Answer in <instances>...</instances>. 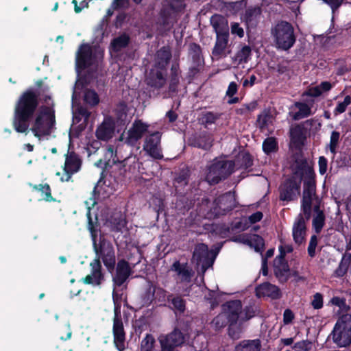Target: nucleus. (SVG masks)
<instances>
[{
	"mask_svg": "<svg viewBox=\"0 0 351 351\" xmlns=\"http://www.w3.org/2000/svg\"><path fill=\"white\" fill-rule=\"evenodd\" d=\"M33 119L30 130L39 139L51 135L56 129L55 103L52 97L29 88L21 93L16 102L12 125L17 132L26 133Z\"/></svg>",
	"mask_w": 351,
	"mask_h": 351,
	"instance_id": "nucleus-1",
	"label": "nucleus"
},
{
	"mask_svg": "<svg viewBox=\"0 0 351 351\" xmlns=\"http://www.w3.org/2000/svg\"><path fill=\"white\" fill-rule=\"evenodd\" d=\"M88 229L93 238V246L95 253V258L90 263L91 274L82 279L86 285L100 286L104 280V274L102 272L101 262L104 263L108 271L112 274L116 266V255L114 247L109 240L104 237H100L99 242H97L96 226L97 221L93 222L90 209L87 213ZM96 221L97 218L96 217Z\"/></svg>",
	"mask_w": 351,
	"mask_h": 351,
	"instance_id": "nucleus-2",
	"label": "nucleus"
},
{
	"mask_svg": "<svg viewBox=\"0 0 351 351\" xmlns=\"http://www.w3.org/2000/svg\"><path fill=\"white\" fill-rule=\"evenodd\" d=\"M271 35L276 47L283 51L289 50L296 42L293 27L287 21H281L278 23L271 29Z\"/></svg>",
	"mask_w": 351,
	"mask_h": 351,
	"instance_id": "nucleus-3",
	"label": "nucleus"
},
{
	"mask_svg": "<svg viewBox=\"0 0 351 351\" xmlns=\"http://www.w3.org/2000/svg\"><path fill=\"white\" fill-rule=\"evenodd\" d=\"M236 195L234 191H228L217 197L210 210L207 211L208 218H218L226 215L237 207Z\"/></svg>",
	"mask_w": 351,
	"mask_h": 351,
	"instance_id": "nucleus-4",
	"label": "nucleus"
},
{
	"mask_svg": "<svg viewBox=\"0 0 351 351\" xmlns=\"http://www.w3.org/2000/svg\"><path fill=\"white\" fill-rule=\"evenodd\" d=\"M235 165L234 160H215L209 167L206 179L210 184H219L234 171Z\"/></svg>",
	"mask_w": 351,
	"mask_h": 351,
	"instance_id": "nucleus-5",
	"label": "nucleus"
},
{
	"mask_svg": "<svg viewBox=\"0 0 351 351\" xmlns=\"http://www.w3.org/2000/svg\"><path fill=\"white\" fill-rule=\"evenodd\" d=\"M329 337L340 348L351 343V315L346 314L338 319Z\"/></svg>",
	"mask_w": 351,
	"mask_h": 351,
	"instance_id": "nucleus-6",
	"label": "nucleus"
},
{
	"mask_svg": "<svg viewBox=\"0 0 351 351\" xmlns=\"http://www.w3.org/2000/svg\"><path fill=\"white\" fill-rule=\"evenodd\" d=\"M97 65V56L93 52L91 45L88 43L81 44L75 56L76 70L78 72H81L88 68Z\"/></svg>",
	"mask_w": 351,
	"mask_h": 351,
	"instance_id": "nucleus-7",
	"label": "nucleus"
},
{
	"mask_svg": "<svg viewBox=\"0 0 351 351\" xmlns=\"http://www.w3.org/2000/svg\"><path fill=\"white\" fill-rule=\"evenodd\" d=\"M301 180L291 176L284 180L279 187V199L281 201L291 202L298 199L300 194Z\"/></svg>",
	"mask_w": 351,
	"mask_h": 351,
	"instance_id": "nucleus-8",
	"label": "nucleus"
},
{
	"mask_svg": "<svg viewBox=\"0 0 351 351\" xmlns=\"http://www.w3.org/2000/svg\"><path fill=\"white\" fill-rule=\"evenodd\" d=\"M160 351H176V349L182 346L185 342V335L178 328H175L170 333L160 335L158 337Z\"/></svg>",
	"mask_w": 351,
	"mask_h": 351,
	"instance_id": "nucleus-9",
	"label": "nucleus"
},
{
	"mask_svg": "<svg viewBox=\"0 0 351 351\" xmlns=\"http://www.w3.org/2000/svg\"><path fill=\"white\" fill-rule=\"evenodd\" d=\"M113 343L119 351L125 350L126 333L120 311L116 308L112 326Z\"/></svg>",
	"mask_w": 351,
	"mask_h": 351,
	"instance_id": "nucleus-10",
	"label": "nucleus"
},
{
	"mask_svg": "<svg viewBox=\"0 0 351 351\" xmlns=\"http://www.w3.org/2000/svg\"><path fill=\"white\" fill-rule=\"evenodd\" d=\"M193 258L197 264L202 263V269L206 270L213 265L215 255L213 253L211 254L206 244L201 243L195 245Z\"/></svg>",
	"mask_w": 351,
	"mask_h": 351,
	"instance_id": "nucleus-11",
	"label": "nucleus"
},
{
	"mask_svg": "<svg viewBox=\"0 0 351 351\" xmlns=\"http://www.w3.org/2000/svg\"><path fill=\"white\" fill-rule=\"evenodd\" d=\"M161 134L159 132H155L148 135L145 140L143 149L154 159H162L163 155L160 148Z\"/></svg>",
	"mask_w": 351,
	"mask_h": 351,
	"instance_id": "nucleus-12",
	"label": "nucleus"
},
{
	"mask_svg": "<svg viewBox=\"0 0 351 351\" xmlns=\"http://www.w3.org/2000/svg\"><path fill=\"white\" fill-rule=\"evenodd\" d=\"M221 311L224 313L229 323L237 324L241 322L242 313V302L240 300H231L221 305Z\"/></svg>",
	"mask_w": 351,
	"mask_h": 351,
	"instance_id": "nucleus-13",
	"label": "nucleus"
},
{
	"mask_svg": "<svg viewBox=\"0 0 351 351\" xmlns=\"http://www.w3.org/2000/svg\"><path fill=\"white\" fill-rule=\"evenodd\" d=\"M115 267V274L112 276V282L114 288L121 287L132 274L130 264L125 259L119 260Z\"/></svg>",
	"mask_w": 351,
	"mask_h": 351,
	"instance_id": "nucleus-14",
	"label": "nucleus"
},
{
	"mask_svg": "<svg viewBox=\"0 0 351 351\" xmlns=\"http://www.w3.org/2000/svg\"><path fill=\"white\" fill-rule=\"evenodd\" d=\"M82 165V160L75 152H68L65 155L64 165V173L67 176L66 181H69L71 176L79 171Z\"/></svg>",
	"mask_w": 351,
	"mask_h": 351,
	"instance_id": "nucleus-15",
	"label": "nucleus"
},
{
	"mask_svg": "<svg viewBox=\"0 0 351 351\" xmlns=\"http://www.w3.org/2000/svg\"><path fill=\"white\" fill-rule=\"evenodd\" d=\"M257 298L268 297L272 300H278L282 297V293L278 287L269 282L258 285L255 289Z\"/></svg>",
	"mask_w": 351,
	"mask_h": 351,
	"instance_id": "nucleus-16",
	"label": "nucleus"
},
{
	"mask_svg": "<svg viewBox=\"0 0 351 351\" xmlns=\"http://www.w3.org/2000/svg\"><path fill=\"white\" fill-rule=\"evenodd\" d=\"M115 130V122L109 117L105 118L102 123L97 128L95 135L101 141H107L112 138Z\"/></svg>",
	"mask_w": 351,
	"mask_h": 351,
	"instance_id": "nucleus-17",
	"label": "nucleus"
},
{
	"mask_svg": "<svg viewBox=\"0 0 351 351\" xmlns=\"http://www.w3.org/2000/svg\"><path fill=\"white\" fill-rule=\"evenodd\" d=\"M168 292L162 287H156L152 283L150 284L145 292V298L150 303L154 300L158 302H170V298L173 294L167 295Z\"/></svg>",
	"mask_w": 351,
	"mask_h": 351,
	"instance_id": "nucleus-18",
	"label": "nucleus"
},
{
	"mask_svg": "<svg viewBox=\"0 0 351 351\" xmlns=\"http://www.w3.org/2000/svg\"><path fill=\"white\" fill-rule=\"evenodd\" d=\"M230 35L216 36L215 45L212 49V55L217 59L223 58L228 56L230 50H228Z\"/></svg>",
	"mask_w": 351,
	"mask_h": 351,
	"instance_id": "nucleus-19",
	"label": "nucleus"
},
{
	"mask_svg": "<svg viewBox=\"0 0 351 351\" xmlns=\"http://www.w3.org/2000/svg\"><path fill=\"white\" fill-rule=\"evenodd\" d=\"M274 272L281 284L286 283L291 276V270L287 260H274Z\"/></svg>",
	"mask_w": 351,
	"mask_h": 351,
	"instance_id": "nucleus-20",
	"label": "nucleus"
},
{
	"mask_svg": "<svg viewBox=\"0 0 351 351\" xmlns=\"http://www.w3.org/2000/svg\"><path fill=\"white\" fill-rule=\"evenodd\" d=\"M310 169L315 171L313 165L308 164V160L302 154L295 158L293 171L295 175L300 176L299 180L308 178V172Z\"/></svg>",
	"mask_w": 351,
	"mask_h": 351,
	"instance_id": "nucleus-21",
	"label": "nucleus"
},
{
	"mask_svg": "<svg viewBox=\"0 0 351 351\" xmlns=\"http://www.w3.org/2000/svg\"><path fill=\"white\" fill-rule=\"evenodd\" d=\"M167 70L152 69L147 78V84L156 88H162L166 83Z\"/></svg>",
	"mask_w": 351,
	"mask_h": 351,
	"instance_id": "nucleus-22",
	"label": "nucleus"
},
{
	"mask_svg": "<svg viewBox=\"0 0 351 351\" xmlns=\"http://www.w3.org/2000/svg\"><path fill=\"white\" fill-rule=\"evenodd\" d=\"M306 226L302 214H299L293 226V238L295 243L300 245L304 241Z\"/></svg>",
	"mask_w": 351,
	"mask_h": 351,
	"instance_id": "nucleus-23",
	"label": "nucleus"
},
{
	"mask_svg": "<svg viewBox=\"0 0 351 351\" xmlns=\"http://www.w3.org/2000/svg\"><path fill=\"white\" fill-rule=\"evenodd\" d=\"M189 142V145L204 150H208L213 146V139L206 132L190 138Z\"/></svg>",
	"mask_w": 351,
	"mask_h": 351,
	"instance_id": "nucleus-24",
	"label": "nucleus"
},
{
	"mask_svg": "<svg viewBox=\"0 0 351 351\" xmlns=\"http://www.w3.org/2000/svg\"><path fill=\"white\" fill-rule=\"evenodd\" d=\"M210 21L216 36L230 35L228 20L223 16L215 14L210 17Z\"/></svg>",
	"mask_w": 351,
	"mask_h": 351,
	"instance_id": "nucleus-25",
	"label": "nucleus"
},
{
	"mask_svg": "<svg viewBox=\"0 0 351 351\" xmlns=\"http://www.w3.org/2000/svg\"><path fill=\"white\" fill-rule=\"evenodd\" d=\"M172 54L169 47H162L156 53L154 67L167 70V67L171 59Z\"/></svg>",
	"mask_w": 351,
	"mask_h": 351,
	"instance_id": "nucleus-26",
	"label": "nucleus"
},
{
	"mask_svg": "<svg viewBox=\"0 0 351 351\" xmlns=\"http://www.w3.org/2000/svg\"><path fill=\"white\" fill-rule=\"evenodd\" d=\"M149 125L141 120H135L132 128L128 130V139L136 142L140 140L148 130Z\"/></svg>",
	"mask_w": 351,
	"mask_h": 351,
	"instance_id": "nucleus-27",
	"label": "nucleus"
},
{
	"mask_svg": "<svg viewBox=\"0 0 351 351\" xmlns=\"http://www.w3.org/2000/svg\"><path fill=\"white\" fill-rule=\"evenodd\" d=\"M290 141L295 148L304 146L306 139L305 130L301 125H296L290 129Z\"/></svg>",
	"mask_w": 351,
	"mask_h": 351,
	"instance_id": "nucleus-28",
	"label": "nucleus"
},
{
	"mask_svg": "<svg viewBox=\"0 0 351 351\" xmlns=\"http://www.w3.org/2000/svg\"><path fill=\"white\" fill-rule=\"evenodd\" d=\"M262 10L258 6L249 7L245 10L243 15V21L247 27H256L258 23V19L261 15Z\"/></svg>",
	"mask_w": 351,
	"mask_h": 351,
	"instance_id": "nucleus-29",
	"label": "nucleus"
},
{
	"mask_svg": "<svg viewBox=\"0 0 351 351\" xmlns=\"http://www.w3.org/2000/svg\"><path fill=\"white\" fill-rule=\"evenodd\" d=\"M315 173L312 170L308 172V178L304 180L303 195L312 197L316 195V180Z\"/></svg>",
	"mask_w": 351,
	"mask_h": 351,
	"instance_id": "nucleus-30",
	"label": "nucleus"
},
{
	"mask_svg": "<svg viewBox=\"0 0 351 351\" xmlns=\"http://www.w3.org/2000/svg\"><path fill=\"white\" fill-rule=\"evenodd\" d=\"M261 347L259 339H244L235 346L234 351H261Z\"/></svg>",
	"mask_w": 351,
	"mask_h": 351,
	"instance_id": "nucleus-31",
	"label": "nucleus"
},
{
	"mask_svg": "<svg viewBox=\"0 0 351 351\" xmlns=\"http://www.w3.org/2000/svg\"><path fill=\"white\" fill-rule=\"evenodd\" d=\"M351 265V253L346 252L341 257L338 267L334 271L333 276L337 278L343 277Z\"/></svg>",
	"mask_w": 351,
	"mask_h": 351,
	"instance_id": "nucleus-32",
	"label": "nucleus"
},
{
	"mask_svg": "<svg viewBox=\"0 0 351 351\" xmlns=\"http://www.w3.org/2000/svg\"><path fill=\"white\" fill-rule=\"evenodd\" d=\"M176 19L172 10L169 8H162L160 12L159 23L162 27L169 29L173 27Z\"/></svg>",
	"mask_w": 351,
	"mask_h": 351,
	"instance_id": "nucleus-33",
	"label": "nucleus"
},
{
	"mask_svg": "<svg viewBox=\"0 0 351 351\" xmlns=\"http://www.w3.org/2000/svg\"><path fill=\"white\" fill-rule=\"evenodd\" d=\"M189 54L191 58L193 64L204 65V59L200 45L196 43L189 45Z\"/></svg>",
	"mask_w": 351,
	"mask_h": 351,
	"instance_id": "nucleus-34",
	"label": "nucleus"
},
{
	"mask_svg": "<svg viewBox=\"0 0 351 351\" xmlns=\"http://www.w3.org/2000/svg\"><path fill=\"white\" fill-rule=\"evenodd\" d=\"M33 191H39L41 193L43 199L47 202H56V199L51 195V189L49 184H29Z\"/></svg>",
	"mask_w": 351,
	"mask_h": 351,
	"instance_id": "nucleus-35",
	"label": "nucleus"
},
{
	"mask_svg": "<svg viewBox=\"0 0 351 351\" xmlns=\"http://www.w3.org/2000/svg\"><path fill=\"white\" fill-rule=\"evenodd\" d=\"M110 223L113 231L121 232L126 227L128 221L125 217L119 213L111 216Z\"/></svg>",
	"mask_w": 351,
	"mask_h": 351,
	"instance_id": "nucleus-36",
	"label": "nucleus"
},
{
	"mask_svg": "<svg viewBox=\"0 0 351 351\" xmlns=\"http://www.w3.org/2000/svg\"><path fill=\"white\" fill-rule=\"evenodd\" d=\"M130 41V38L126 33H123L119 36L114 38L111 41V47L112 49L118 52L122 49L128 46Z\"/></svg>",
	"mask_w": 351,
	"mask_h": 351,
	"instance_id": "nucleus-37",
	"label": "nucleus"
},
{
	"mask_svg": "<svg viewBox=\"0 0 351 351\" xmlns=\"http://www.w3.org/2000/svg\"><path fill=\"white\" fill-rule=\"evenodd\" d=\"M262 148L263 152L267 156L276 153L279 149L276 138L273 136L266 138L263 142Z\"/></svg>",
	"mask_w": 351,
	"mask_h": 351,
	"instance_id": "nucleus-38",
	"label": "nucleus"
},
{
	"mask_svg": "<svg viewBox=\"0 0 351 351\" xmlns=\"http://www.w3.org/2000/svg\"><path fill=\"white\" fill-rule=\"evenodd\" d=\"M294 106L298 108V111L292 115V119L295 121L300 120L302 118L308 117L311 114V108L304 102L296 101Z\"/></svg>",
	"mask_w": 351,
	"mask_h": 351,
	"instance_id": "nucleus-39",
	"label": "nucleus"
},
{
	"mask_svg": "<svg viewBox=\"0 0 351 351\" xmlns=\"http://www.w3.org/2000/svg\"><path fill=\"white\" fill-rule=\"evenodd\" d=\"M236 162L241 169L247 170L253 165V158L249 152H243L237 157Z\"/></svg>",
	"mask_w": 351,
	"mask_h": 351,
	"instance_id": "nucleus-40",
	"label": "nucleus"
},
{
	"mask_svg": "<svg viewBox=\"0 0 351 351\" xmlns=\"http://www.w3.org/2000/svg\"><path fill=\"white\" fill-rule=\"evenodd\" d=\"M258 313L257 306L254 304H249L244 308L242 307V313L241 314V323L245 322L256 317Z\"/></svg>",
	"mask_w": 351,
	"mask_h": 351,
	"instance_id": "nucleus-41",
	"label": "nucleus"
},
{
	"mask_svg": "<svg viewBox=\"0 0 351 351\" xmlns=\"http://www.w3.org/2000/svg\"><path fill=\"white\" fill-rule=\"evenodd\" d=\"M252 55V49L248 45H244L235 55V60L239 64L246 63L249 61Z\"/></svg>",
	"mask_w": 351,
	"mask_h": 351,
	"instance_id": "nucleus-42",
	"label": "nucleus"
},
{
	"mask_svg": "<svg viewBox=\"0 0 351 351\" xmlns=\"http://www.w3.org/2000/svg\"><path fill=\"white\" fill-rule=\"evenodd\" d=\"M84 101L85 104L93 107L99 102L98 94L92 89H86L84 94Z\"/></svg>",
	"mask_w": 351,
	"mask_h": 351,
	"instance_id": "nucleus-43",
	"label": "nucleus"
},
{
	"mask_svg": "<svg viewBox=\"0 0 351 351\" xmlns=\"http://www.w3.org/2000/svg\"><path fill=\"white\" fill-rule=\"evenodd\" d=\"M211 324L215 330H220L221 328L229 324V320L224 313L221 311V313L213 318Z\"/></svg>",
	"mask_w": 351,
	"mask_h": 351,
	"instance_id": "nucleus-44",
	"label": "nucleus"
},
{
	"mask_svg": "<svg viewBox=\"0 0 351 351\" xmlns=\"http://www.w3.org/2000/svg\"><path fill=\"white\" fill-rule=\"evenodd\" d=\"M326 217L324 213L315 215L313 219V227L317 234H319L325 224Z\"/></svg>",
	"mask_w": 351,
	"mask_h": 351,
	"instance_id": "nucleus-45",
	"label": "nucleus"
},
{
	"mask_svg": "<svg viewBox=\"0 0 351 351\" xmlns=\"http://www.w3.org/2000/svg\"><path fill=\"white\" fill-rule=\"evenodd\" d=\"M169 302L172 304V308L180 313H183L185 311L186 302L181 296H173L170 298Z\"/></svg>",
	"mask_w": 351,
	"mask_h": 351,
	"instance_id": "nucleus-46",
	"label": "nucleus"
},
{
	"mask_svg": "<svg viewBox=\"0 0 351 351\" xmlns=\"http://www.w3.org/2000/svg\"><path fill=\"white\" fill-rule=\"evenodd\" d=\"M155 339L151 334H147L141 343V351H153Z\"/></svg>",
	"mask_w": 351,
	"mask_h": 351,
	"instance_id": "nucleus-47",
	"label": "nucleus"
},
{
	"mask_svg": "<svg viewBox=\"0 0 351 351\" xmlns=\"http://www.w3.org/2000/svg\"><path fill=\"white\" fill-rule=\"evenodd\" d=\"M249 243L254 247L255 251L257 252H262L265 248L264 239L258 234H254Z\"/></svg>",
	"mask_w": 351,
	"mask_h": 351,
	"instance_id": "nucleus-48",
	"label": "nucleus"
},
{
	"mask_svg": "<svg viewBox=\"0 0 351 351\" xmlns=\"http://www.w3.org/2000/svg\"><path fill=\"white\" fill-rule=\"evenodd\" d=\"M189 176L186 172H181L177 175L173 180V186L176 190L179 187H183L188 184Z\"/></svg>",
	"mask_w": 351,
	"mask_h": 351,
	"instance_id": "nucleus-49",
	"label": "nucleus"
},
{
	"mask_svg": "<svg viewBox=\"0 0 351 351\" xmlns=\"http://www.w3.org/2000/svg\"><path fill=\"white\" fill-rule=\"evenodd\" d=\"M221 114L213 112H205L202 113V121L204 125H211L220 118Z\"/></svg>",
	"mask_w": 351,
	"mask_h": 351,
	"instance_id": "nucleus-50",
	"label": "nucleus"
},
{
	"mask_svg": "<svg viewBox=\"0 0 351 351\" xmlns=\"http://www.w3.org/2000/svg\"><path fill=\"white\" fill-rule=\"evenodd\" d=\"M271 118L269 111L264 110L261 114H258L256 119L257 127L263 130L267 127L268 121Z\"/></svg>",
	"mask_w": 351,
	"mask_h": 351,
	"instance_id": "nucleus-51",
	"label": "nucleus"
},
{
	"mask_svg": "<svg viewBox=\"0 0 351 351\" xmlns=\"http://www.w3.org/2000/svg\"><path fill=\"white\" fill-rule=\"evenodd\" d=\"M242 328L241 325L237 324L229 323L228 328V334L232 339H238L241 337Z\"/></svg>",
	"mask_w": 351,
	"mask_h": 351,
	"instance_id": "nucleus-52",
	"label": "nucleus"
},
{
	"mask_svg": "<svg viewBox=\"0 0 351 351\" xmlns=\"http://www.w3.org/2000/svg\"><path fill=\"white\" fill-rule=\"evenodd\" d=\"M351 104V97L346 95L343 101H339L337 106L334 110L335 115L343 113L348 107Z\"/></svg>",
	"mask_w": 351,
	"mask_h": 351,
	"instance_id": "nucleus-53",
	"label": "nucleus"
},
{
	"mask_svg": "<svg viewBox=\"0 0 351 351\" xmlns=\"http://www.w3.org/2000/svg\"><path fill=\"white\" fill-rule=\"evenodd\" d=\"M180 77L179 75L170 76L168 88L169 93H177L178 92Z\"/></svg>",
	"mask_w": 351,
	"mask_h": 351,
	"instance_id": "nucleus-54",
	"label": "nucleus"
},
{
	"mask_svg": "<svg viewBox=\"0 0 351 351\" xmlns=\"http://www.w3.org/2000/svg\"><path fill=\"white\" fill-rule=\"evenodd\" d=\"M311 341L306 339L296 342L293 348L295 349L296 351H309L311 349Z\"/></svg>",
	"mask_w": 351,
	"mask_h": 351,
	"instance_id": "nucleus-55",
	"label": "nucleus"
},
{
	"mask_svg": "<svg viewBox=\"0 0 351 351\" xmlns=\"http://www.w3.org/2000/svg\"><path fill=\"white\" fill-rule=\"evenodd\" d=\"M330 302L341 310H347L349 308L346 304V300L345 298L334 296L330 299Z\"/></svg>",
	"mask_w": 351,
	"mask_h": 351,
	"instance_id": "nucleus-56",
	"label": "nucleus"
},
{
	"mask_svg": "<svg viewBox=\"0 0 351 351\" xmlns=\"http://www.w3.org/2000/svg\"><path fill=\"white\" fill-rule=\"evenodd\" d=\"M311 304L314 309L318 310L322 308L324 305L323 295L320 293H315Z\"/></svg>",
	"mask_w": 351,
	"mask_h": 351,
	"instance_id": "nucleus-57",
	"label": "nucleus"
},
{
	"mask_svg": "<svg viewBox=\"0 0 351 351\" xmlns=\"http://www.w3.org/2000/svg\"><path fill=\"white\" fill-rule=\"evenodd\" d=\"M317 245V237L313 234L311 236L310 242L308 246V254L310 257L313 258L315 256V249Z\"/></svg>",
	"mask_w": 351,
	"mask_h": 351,
	"instance_id": "nucleus-58",
	"label": "nucleus"
},
{
	"mask_svg": "<svg viewBox=\"0 0 351 351\" xmlns=\"http://www.w3.org/2000/svg\"><path fill=\"white\" fill-rule=\"evenodd\" d=\"M339 132L337 131H332L330 136V150L331 152H335L337 145L339 140Z\"/></svg>",
	"mask_w": 351,
	"mask_h": 351,
	"instance_id": "nucleus-59",
	"label": "nucleus"
},
{
	"mask_svg": "<svg viewBox=\"0 0 351 351\" xmlns=\"http://www.w3.org/2000/svg\"><path fill=\"white\" fill-rule=\"evenodd\" d=\"M204 65L193 64L189 69L187 73V78L191 82L195 77L200 72L201 69Z\"/></svg>",
	"mask_w": 351,
	"mask_h": 351,
	"instance_id": "nucleus-60",
	"label": "nucleus"
},
{
	"mask_svg": "<svg viewBox=\"0 0 351 351\" xmlns=\"http://www.w3.org/2000/svg\"><path fill=\"white\" fill-rule=\"evenodd\" d=\"M215 230L221 235V237H226L229 233H232V231L230 230V224H220L216 228Z\"/></svg>",
	"mask_w": 351,
	"mask_h": 351,
	"instance_id": "nucleus-61",
	"label": "nucleus"
},
{
	"mask_svg": "<svg viewBox=\"0 0 351 351\" xmlns=\"http://www.w3.org/2000/svg\"><path fill=\"white\" fill-rule=\"evenodd\" d=\"M319 172L321 175H324L326 173L328 168V160L325 156H319L318 160Z\"/></svg>",
	"mask_w": 351,
	"mask_h": 351,
	"instance_id": "nucleus-62",
	"label": "nucleus"
},
{
	"mask_svg": "<svg viewBox=\"0 0 351 351\" xmlns=\"http://www.w3.org/2000/svg\"><path fill=\"white\" fill-rule=\"evenodd\" d=\"M246 229L245 225L243 224L241 221H233L230 223V230L232 233L239 232Z\"/></svg>",
	"mask_w": 351,
	"mask_h": 351,
	"instance_id": "nucleus-63",
	"label": "nucleus"
},
{
	"mask_svg": "<svg viewBox=\"0 0 351 351\" xmlns=\"http://www.w3.org/2000/svg\"><path fill=\"white\" fill-rule=\"evenodd\" d=\"M231 32L232 34L237 35L239 38L244 36V31L237 23H234L231 25Z\"/></svg>",
	"mask_w": 351,
	"mask_h": 351,
	"instance_id": "nucleus-64",
	"label": "nucleus"
}]
</instances>
